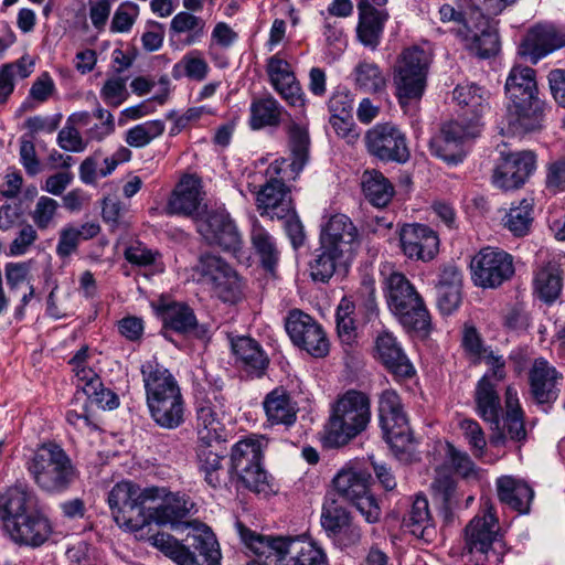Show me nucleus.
Instances as JSON below:
<instances>
[{
  "mask_svg": "<svg viewBox=\"0 0 565 565\" xmlns=\"http://www.w3.org/2000/svg\"><path fill=\"white\" fill-rule=\"evenodd\" d=\"M236 525L242 541L257 556L248 565H328L324 552L308 539L263 535L241 522Z\"/></svg>",
  "mask_w": 565,
  "mask_h": 565,
  "instance_id": "nucleus-1",
  "label": "nucleus"
},
{
  "mask_svg": "<svg viewBox=\"0 0 565 565\" xmlns=\"http://www.w3.org/2000/svg\"><path fill=\"white\" fill-rule=\"evenodd\" d=\"M140 372L153 422L164 429L180 427L184 423L185 402L175 377L156 359L143 362Z\"/></svg>",
  "mask_w": 565,
  "mask_h": 565,
  "instance_id": "nucleus-2",
  "label": "nucleus"
},
{
  "mask_svg": "<svg viewBox=\"0 0 565 565\" xmlns=\"http://www.w3.org/2000/svg\"><path fill=\"white\" fill-rule=\"evenodd\" d=\"M26 469L40 490L47 494L66 492L77 480L78 470L56 443H43L26 462Z\"/></svg>",
  "mask_w": 565,
  "mask_h": 565,
  "instance_id": "nucleus-3",
  "label": "nucleus"
},
{
  "mask_svg": "<svg viewBox=\"0 0 565 565\" xmlns=\"http://www.w3.org/2000/svg\"><path fill=\"white\" fill-rule=\"evenodd\" d=\"M370 419L369 397L354 390L348 391L332 406L329 420L324 427V445L329 448L348 445L366 429Z\"/></svg>",
  "mask_w": 565,
  "mask_h": 565,
  "instance_id": "nucleus-4",
  "label": "nucleus"
},
{
  "mask_svg": "<svg viewBox=\"0 0 565 565\" xmlns=\"http://www.w3.org/2000/svg\"><path fill=\"white\" fill-rule=\"evenodd\" d=\"M384 286L388 309L398 322L407 331L427 334L431 328L430 315L407 277L393 271L385 278Z\"/></svg>",
  "mask_w": 565,
  "mask_h": 565,
  "instance_id": "nucleus-5",
  "label": "nucleus"
},
{
  "mask_svg": "<svg viewBox=\"0 0 565 565\" xmlns=\"http://www.w3.org/2000/svg\"><path fill=\"white\" fill-rule=\"evenodd\" d=\"M443 22H458L461 26L457 31L463 47L480 58L495 55L500 50L499 34L491 20L479 9H472L466 17L450 4L439 9Z\"/></svg>",
  "mask_w": 565,
  "mask_h": 565,
  "instance_id": "nucleus-6",
  "label": "nucleus"
},
{
  "mask_svg": "<svg viewBox=\"0 0 565 565\" xmlns=\"http://www.w3.org/2000/svg\"><path fill=\"white\" fill-rule=\"evenodd\" d=\"M162 492L157 487L141 489L130 481L115 484L108 493V504L115 521L142 540V531L148 525L145 504L154 501Z\"/></svg>",
  "mask_w": 565,
  "mask_h": 565,
  "instance_id": "nucleus-7",
  "label": "nucleus"
},
{
  "mask_svg": "<svg viewBox=\"0 0 565 565\" xmlns=\"http://www.w3.org/2000/svg\"><path fill=\"white\" fill-rule=\"evenodd\" d=\"M379 419L385 441L395 457L411 462L415 457V443L403 411L399 396L394 391H384L379 401Z\"/></svg>",
  "mask_w": 565,
  "mask_h": 565,
  "instance_id": "nucleus-8",
  "label": "nucleus"
},
{
  "mask_svg": "<svg viewBox=\"0 0 565 565\" xmlns=\"http://www.w3.org/2000/svg\"><path fill=\"white\" fill-rule=\"evenodd\" d=\"M429 63L428 53L418 46L407 47L398 56L393 82L396 97L403 108L418 102L424 95Z\"/></svg>",
  "mask_w": 565,
  "mask_h": 565,
  "instance_id": "nucleus-9",
  "label": "nucleus"
},
{
  "mask_svg": "<svg viewBox=\"0 0 565 565\" xmlns=\"http://www.w3.org/2000/svg\"><path fill=\"white\" fill-rule=\"evenodd\" d=\"M262 440L248 437L237 441L231 451L228 473H234L241 482L256 493H268L270 484L267 471L262 466Z\"/></svg>",
  "mask_w": 565,
  "mask_h": 565,
  "instance_id": "nucleus-10",
  "label": "nucleus"
},
{
  "mask_svg": "<svg viewBox=\"0 0 565 565\" xmlns=\"http://www.w3.org/2000/svg\"><path fill=\"white\" fill-rule=\"evenodd\" d=\"M494 545L498 541V520L492 507L487 508L483 516L473 518L466 527V548L473 556L475 565H498L502 553Z\"/></svg>",
  "mask_w": 565,
  "mask_h": 565,
  "instance_id": "nucleus-11",
  "label": "nucleus"
},
{
  "mask_svg": "<svg viewBox=\"0 0 565 565\" xmlns=\"http://www.w3.org/2000/svg\"><path fill=\"white\" fill-rule=\"evenodd\" d=\"M367 152L382 162L406 163L411 158L407 138L393 122H380L364 136Z\"/></svg>",
  "mask_w": 565,
  "mask_h": 565,
  "instance_id": "nucleus-12",
  "label": "nucleus"
},
{
  "mask_svg": "<svg viewBox=\"0 0 565 565\" xmlns=\"http://www.w3.org/2000/svg\"><path fill=\"white\" fill-rule=\"evenodd\" d=\"M484 358L491 371L484 374L476 385V412L484 422L490 423L493 429H499L502 407L497 384L505 377V362L502 356L494 355L493 352H489Z\"/></svg>",
  "mask_w": 565,
  "mask_h": 565,
  "instance_id": "nucleus-13",
  "label": "nucleus"
},
{
  "mask_svg": "<svg viewBox=\"0 0 565 565\" xmlns=\"http://www.w3.org/2000/svg\"><path fill=\"white\" fill-rule=\"evenodd\" d=\"M196 231L211 246L236 254L243 246L242 234L225 209L205 211L196 218Z\"/></svg>",
  "mask_w": 565,
  "mask_h": 565,
  "instance_id": "nucleus-14",
  "label": "nucleus"
},
{
  "mask_svg": "<svg viewBox=\"0 0 565 565\" xmlns=\"http://www.w3.org/2000/svg\"><path fill=\"white\" fill-rule=\"evenodd\" d=\"M199 268L205 282L223 302L237 303L243 298V286L237 273L220 256L206 253L200 256Z\"/></svg>",
  "mask_w": 565,
  "mask_h": 565,
  "instance_id": "nucleus-15",
  "label": "nucleus"
},
{
  "mask_svg": "<svg viewBox=\"0 0 565 565\" xmlns=\"http://www.w3.org/2000/svg\"><path fill=\"white\" fill-rule=\"evenodd\" d=\"M471 278L476 286L497 288L514 275L513 257L494 247L482 248L471 260Z\"/></svg>",
  "mask_w": 565,
  "mask_h": 565,
  "instance_id": "nucleus-16",
  "label": "nucleus"
},
{
  "mask_svg": "<svg viewBox=\"0 0 565 565\" xmlns=\"http://www.w3.org/2000/svg\"><path fill=\"white\" fill-rule=\"evenodd\" d=\"M286 331L292 343L315 358L329 353V340L322 327L309 315L292 310L286 320Z\"/></svg>",
  "mask_w": 565,
  "mask_h": 565,
  "instance_id": "nucleus-17",
  "label": "nucleus"
},
{
  "mask_svg": "<svg viewBox=\"0 0 565 565\" xmlns=\"http://www.w3.org/2000/svg\"><path fill=\"white\" fill-rule=\"evenodd\" d=\"M3 530L15 544L39 547L49 540L52 525L42 512L31 509L19 519L10 521Z\"/></svg>",
  "mask_w": 565,
  "mask_h": 565,
  "instance_id": "nucleus-18",
  "label": "nucleus"
},
{
  "mask_svg": "<svg viewBox=\"0 0 565 565\" xmlns=\"http://www.w3.org/2000/svg\"><path fill=\"white\" fill-rule=\"evenodd\" d=\"M535 169V154L532 151L502 153V162L493 173V183L503 190L522 186Z\"/></svg>",
  "mask_w": 565,
  "mask_h": 565,
  "instance_id": "nucleus-19",
  "label": "nucleus"
},
{
  "mask_svg": "<svg viewBox=\"0 0 565 565\" xmlns=\"http://www.w3.org/2000/svg\"><path fill=\"white\" fill-rule=\"evenodd\" d=\"M565 46V34L552 24H537L529 30L522 40L519 53L536 64L550 53Z\"/></svg>",
  "mask_w": 565,
  "mask_h": 565,
  "instance_id": "nucleus-20",
  "label": "nucleus"
},
{
  "mask_svg": "<svg viewBox=\"0 0 565 565\" xmlns=\"http://www.w3.org/2000/svg\"><path fill=\"white\" fill-rule=\"evenodd\" d=\"M399 243L411 259L428 262L438 253L439 238L435 231L423 224H406L401 228Z\"/></svg>",
  "mask_w": 565,
  "mask_h": 565,
  "instance_id": "nucleus-21",
  "label": "nucleus"
},
{
  "mask_svg": "<svg viewBox=\"0 0 565 565\" xmlns=\"http://www.w3.org/2000/svg\"><path fill=\"white\" fill-rule=\"evenodd\" d=\"M159 489L163 492L157 499L162 501L147 508L148 525L154 522L158 525H169L173 530L182 524L188 525L183 520L190 514L194 503L184 494L167 493L164 488Z\"/></svg>",
  "mask_w": 565,
  "mask_h": 565,
  "instance_id": "nucleus-22",
  "label": "nucleus"
},
{
  "mask_svg": "<svg viewBox=\"0 0 565 565\" xmlns=\"http://www.w3.org/2000/svg\"><path fill=\"white\" fill-rule=\"evenodd\" d=\"M376 359L396 380L415 375V367L392 332H380L375 338Z\"/></svg>",
  "mask_w": 565,
  "mask_h": 565,
  "instance_id": "nucleus-23",
  "label": "nucleus"
},
{
  "mask_svg": "<svg viewBox=\"0 0 565 565\" xmlns=\"http://www.w3.org/2000/svg\"><path fill=\"white\" fill-rule=\"evenodd\" d=\"M270 174V179L264 184L257 193V206L259 210H264V212L270 218H284L287 217L290 212H292V201L284 180L292 178L286 174H281L280 179L274 177L275 174Z\"/></svg>",
  "mask_w": 565,
  "mask_h": 565,
  "instance_id": "nucleus-24",
  "label": "nucleus"
},
{
  "mask_svg": "<svg viewBox=\"0 0 565 565\" xmlns=\"http://www.w3.org/2000/svg\"><path fill=\"white\" fill-rule=\"evenodd\" d=\"M358 228L351 218L344 214L337 213L331 215L322 226L320 244L352 257L354 246L358 243Z\"/></svg>",
  "mask_w": 565,
  "mask_h": 565,
  "instance_id": "nucleus-25",
  "label": "nucleus"
},
{
  "mask_svg": "<svg viewBox=\"0 0 565 565\" xmlns=\"http://www.w3.org/2000/svg\"><path fill=\"white\" fill-rule=\"evenodd\" d=\"M546 104L540 97L507 105V121L514 132H536L543 129Z\"/></svg>",
  "mask_w": 565,
  "mask_h": 565,
  "instance_id": "nucleus-26",
  "label": "nucleus"
},
{
  "mask_svg": "<svg viewBox=\"0 0 565 565\" xmlns=\"http://www.w3.org/2000/svg\"><path fill=\"white\" fill-rule=\"evenodd\" d=\"M557 379V371L545 360L534 361L529 374L530 391L533 399L544 412H547L558 397Z\"/></svg>",
  "mask_w": 565,
  "mask_h": 565,
  "instance_id": "nucleus-27",
  "label": "nucleus"
},
{
  "mask_svg": "<svg viewBox=\"0 0 565 565\" xmlns=\"http://www.w3.org/2000/svg\"><path fill=\"white\" fill-rule=\"evenodd\" d=\"M201 181L193 175H185L173 190L166 213L192 217L195 222L200 217L199 209L203 200Z\"/></svg>",
  "mask_w": 565,
  "mask_h": 565,
  "instance_id": "nucleus-28",
  "label": "nucleus"
},
{
  "mask_svg": "<svg viewBox=\"0 0 565 565\" xmlns=\"http://www.w3.org/2000/svg\"><path fill=\"white\" fill-rule=\"evenodd\" d=\"M291 161L287 159L275 160L268 167L271 174H286L288 169L295 179L306 166L309 158L310 138L306 127L292 124L288 129Z\"/></svg>",
  "mask_w": 565,
  "mask_h": 565,
  "instance_id": "nucleus-29",
  "label": "nucleus"
},
{
  "mask_svg": "<svg viewBox=\"0 0 565 565\" xmlns=\"http://www.w3.org/2000/svg\"><path fill=\"white\" fill-rule=\"evenodd\" d=\"M358 11L356 36L364 46L374 51L381 42L390 14L386 9L376 8L369 0H361L358 3Z\"/></svg>",
  "mask_w": 565,
  "mask_h": 565,
  "instance_id": "nucleus-30",
  "label": "nucleus"
},
{
  "mask_svg": "<svg viewBox=\"0 0 565 565\" xmlns=\"http://www.w3.org/2000/svg\"><path fill=\"white\" fill-rule=\"evenodd\" d=\"M188 546L178 565H220L221 553L212 532L198 526V533L188 535Z\"/></svg>",
  "mask_w": 565,
  "mask_h": 565,
  "instance_id": "nucleus-31",
  "label": "nucleus"
},
{
  "mask_svg": "<svg viewBox=\"0 0 565 565\" xmlns=\"http://www.w3.org/2000/svg\"><path fill=\"white\" fill-rule=\"evenodd\" d=\"M267 74L275 90L291 106L303 105V94L290 64L274 55L268 58Z\"/></svg>",
  "mask_w": 565,
  "mask_h": 565,
  "instance_id": "nucleus-32",
  "label": "nucleus"
},
{
  "mask_svg": "<svg viewBox=\"0 0 565 565\" xmlns=\"http://www.w3.org/2000/svg\"><path fill=\"white\" fill-rule=\"evenodd\" d=\"M231 348L243 369L252 376L260 377L268 366L269 360L259 345L250 337H231Z\"/></svg>",
  "mask_w": 565,
  "mask_h": 565,
  "instance_id": "nucleus-33",
  "label": "nucleus"
},
{
  "mask_svg": "<svg viewBox=\"0 0 565 565\" xmlns=\"http://www.w3.org/2000/svg\"><path fill=\"white\" fill-rule=\"evenodd\" d=\"M263 407L267 422L271 425L292 426L297 420L298 408L292 402L290 394L282 387H276L269 392L264 401Z\"/></svg>",
  "mask_w": 565,
  "mask_h": 565,
  "instance_id": "nucleus-34",
  "label": "nucleus"
},
{
  "mask_svg": "<svg viewBox=\"0 0 565 565\" xmlns=\"http://www.w3.org/2000/svg\"><path fill=\"white\" fill-rule=\"evenodd\" d=\"M497 491L499 500L512 510L521 514L530 512L534 491L525 481L511 476L500 477L497 480Z\"/></svg>",
  "mask_w": 565,
  "mask_h": 565,
  "instance_id": "nucleus-35",
  "label": "nucleus"
},
{
  "mask_svg": "<svg viewBox=\"0 0 565 565\" xmlns=\"http://www.w3.org/2000/svg\"><path fill=\"white\" fill-rule=\"evenodd\" d=\"M198 443L220 444L225 440V428L220 412L210 401H201L196 406Z\"/></svg>",
  "mask_w": 565,
  "mask_h": 565,
  "instance_id": "nucleus-36",
  "label": "nucleus"
},
{
  "mask_svg": "<svg viewBox=\"0 0 565 565\" xmlns=\"http://www.w3.org/2000/svg\"><path fill=\"white\" fill-rule=\"evenodd\" d=\"M371 473L358 466L342 468L333 478L334 489L348 501L370 491Z\"/></svg>",
  "mask_w": 565,
  "mask_h": 565,
  "instance_id": "nucleus-37",
  "label": "nucleus"
},
{
  "mask_svg": "<svg viewBox=\"0 0 565 565\" xmlns=\"http://www.w3.org/2000/svg\"><path fill=\"white\" fill-rule=\"evenodd\" d=\"M218 445L198 443L196 447L199 469L204 475L206 483L213 489L225 486L228 473L222 465L223 456L217 450Z\"/></svg>",
  "mask_w": 565,
  "mask_h": 565,
  "instance_id": "nucleus-38",
  "label": "nucleus"
},
{
  "mask_svg": "<svg viewBox=\"0 0 565 565\" xmlns=\"http://www.w3.org/2000/svg\"><path fill=\"white\" fill-rule=\"evenodd\" d=\"M505 94L508 104L526 102L537 96L535 71L529 66H514L505 81Z\"/></svg>",
  "mask_w": 565,
  "mask_h": 565,
  "instance_id": "nucleus-39",
  "label": "nucleus"
},
{
  "mask_svg": "<svg viewBox=\"0 0 565 565\" xmlns=\"http://www.w3.org/2000/svg\"><path fill=\"white\" fill-rule=\"evenodd\" d=\"M33 493L22 486H13L0 493V521L3 527L30 511Z\"/></svg>",
  "mask_w": 565,
  "mask_h": 565,
  "instance_id": "nucleus-40",
  "label": "nucleus"
},
{
  "mask_svg": "<svg viewBox=\"0 0 565 565\" xmlns=\"http://www.w3.org/2000/svg\"><path fill=\"white\" fill-rule=\"evenodd\" d=\"M352 257L340 254L320 244L313 259L309 264L310 276L315 281L328 282L340 267H345Z\"/></svg>",
  "mask_w": 565,
  "mask_h": 565,
  "instance_id": "nucleus-41",
  "label": "nucleus"
},
{
  "mask_svg": "<svg viewBox=\"0 0 565 565\" xmlns=\"http://www.w3.org/2000/svg\"><path fill=\"white\" fill-rule=\"evenodd\" d=\"M488 98L489 92L475 84L457 85L454 90V99L467 108L465 116L470 121L477 122L489 109Z\"/></svg>",
  "mask_w": 565,
  "mask_h": 565,
  "instance_id": "nucleus-42",
  "label": "nucleus"
},
{
  "mask_svg": "<svg viewBox=\"0 0 565 565\" xmlns=\"http://www.w3.org/2000/svg\"><path fill=\"white\" fill-rule=\"evenodd\" d=\"M403 525L414 536L424 541H431L436 531L429 512L428 501L425 497H416Z\"/></svg>",
  "mask_w": 565,
  "mask_h": 565,
  "instance_id": "nucleus-43",
  "label": "nucleus"
},
{
  "mask_svg": "<svg viewBox=\"0 0 565 565\" xmlns=\"http://www.w3.org/2000/svg\"><path fill=\"white\" fill-rule=\"evenodd\" d=\"M249 113V127L253 130H260L265 127L279 126L282 107L271 95H267L253 99Z\"/></svg>",
  "mask_w": 565,
  "mask_h": 565,
  "instance_id": "nucleus-44",
  "label": "nucleus"
},
{
  "mask_svg": "<svg viewBox=\"0 0 565 565\" xmlns=\"http://www.w3.org/2000/svg\"><path fill=\"white\" fill-rule=\"evenodd\" d=\"M362 189L369 202L376 207L386 206L395 193L390 180L377 170H366L363 173Z\"/></svg>",
  "mask_w": 565,
  "mask_h": 565,
  "instance_id": "nucleus-45",
  "label": "nucleus"
},
{
  "mask_svg": "<svg viewBox=\"0 0 565 565\" xmlns=\"http://www.w3.org/2000/svg\"><path fill=\"white\" fill-rule=\"evenodd\" d=\"M252 245L258 255L262 266L274 274L279 260V250L275 238L260 224L254 223L250 232Z\"/></svg>",
  "mask_w": 565,
  "mask_h": 565,
  "instance_id": "nucleus-46",
  "label": "nucleus"
},
{
  "mask_svg": "<svg viewBox=\"0 0 565 565\" xmlns=\"http://www.w3.org/2000/svg\"><path fill=\"white\" fill-rule=\"evenodd\" d=\"M535 291L546 303H551L559 296L563 287L562 271L555 264L542 267L535 276Z\"/></svg>",
  "mask_w": 565,
  "mask_h": 565,
  "instance_id": "nucleus-47",
  "label": "nucleus"
},
{
  "mask_svg": "<svg viewBox=\"0 0 565 565\" xmlns=\"http://www.w3.org/2000/svg\"><path fill=\"white\" fill-rule=\"evenodd\" d=\"M169 32L171 36L186 33L185 44L192 45L200 42L204 35L205 21L188 11H181L172 18Z\"/></svg>",
  "mask_w": 565,
  "mask_h": 565,
  "instance_id": "nucleus-48",
  "label": "nucleus"
},
{
  "mask_svg": "<svg viewBox=\"0 0 565 565\" xmlns=\"http://www.w3.org/2000/svg\"><path fill=\"white\" fill-rule=\"evenodd\" d=\"M533 220V200L523 199L518 205L510 207L503 222L514 236L521 237L529 234Z\"/></svg>",
  "mask_w": 565,
  "mask_h": 565,
  "instance_id": "nucleus-49",
  "label": "nucleus"
},
{
  "mask_svg": "<svg viewBox=\"0 0 565 565\" xmlns=\"http://www.w3.org/2000/svg\"><path fill=\"white\" fill-rule=\"evenodd\" d=\"M209 73V65L206 61L201 56L199 51H191L186 53L178 63L172 67V77L180 79L183 76L202 82L205 79Z\"/></svg>",
  "mask_w": 565,
  "mask_h": 565,
  "instance_id": "nucleus-50",
  "label": "nucleus"
},
{
  "mask_svg": "<svg viewBox=\"0 0 565 565\" xmlns=\"http://www.w3.org/2000/svg\"><path fill=\"white\" fill-rule=\"evenodd\" d=\"M166 327L185 333L194 330L198 326L193 310L185 303L174 302L166 307L163 311Z\"/></svg>",
  "mask_w": 565,
  "mask_h": 565,
  "instance_id": "nucleus-51",
  "label": "nucleus"
},
{
  "mask_svg": "<svg viewBox=\"0 0 565 565\" xmlns=\"http://www.w3.org/2000/svg\"><path fill=\"white\" fill-rule=\"evenodd\" d=\"M350 513L335 500H327L321 512V525L329 536H337L350 525Z\"/></svg>",
  "mask_w": 565,
  "mask_h": 565,
  "instance_id": "nucleus-52",
  "label": "nucleus"
},
{
  "mask_svg": "<svg viewBox=\"0 0 565 565\" xmlns=\"http://www.w3.org/2000/svg\"><path fill=\"white\" fill-rule=\"evenodd\" d=\"M355 82L358 86L366 92H380L386 85V78L379 67L373 62H360L355 70Z\"/></svg>",
  "mask_w": 565,
  "mask_h": 565,
  "instance_id": "nucleus-53",
  "label": "nucleus"
},
{
  "mask_svg": "<svg viewBox=\"0 0 565 565\" xmlns=\"http://www.w3.org/2000/svg\"><path fill=\"white\" fill-rule=\"evenodd\" d=\"M164 131V124L161 120H149L136 125L126 132L125 141L134 148H142Z\"/></svg>",
  "mask_w": 565,
  "mask_h": 565,
  "instance_id": "nucleus-54",
  "label": "nucleus"
},
{
  "mask_svg": "<svg viewBox=\"0 0 565 565\" xmlns=\"http://www.w3.org/2000/svg\"><path fill=\"white\" fill-rule=\"evenodd\" d=\"M429 149L433 156L452 164L461 162L465 157L463 147L440 131L430 139Z\"/></svg>",
  "mask_w": 565,
  "mask_h": 565,
  "instance_id": "nucleus-55",
  "label": "nucleus"
},
{
  "mask_svg": "<svg viewBox=\"0 0 565 565\" xmlns=\"http://www.w3.org/2000/svg\"><path fill=\"white\" fill-rule=\"evenodd\" d=\"M498 433L491 437V444L499 446L503 445L509 437L514 441H523L526 438V430L524 427V415L520 414H505L503 417L502 429H495Z\"/></svg>",
  "mask_w": 565,
  "mask_h": 565,
  "instance_id": "nucleus-56",
  "label": "nucleus"
},
{
  "mask_svg": "<svg viewBox=\"0 0 565 565\" xmlns=\"http://www.w3.org/2000/svg\"><path fill=\"white\" fill-rule=\"evenodd\" d=\"M431 488L434 492L440 497L444 504L443 513L445 515V520L448 521L451 514L448 505L450 504L455 491V480L452 476L446 469L437 468Z\"/></svg>",
  "mask_w": 565,
  "mask_h": 565,
  "instance_id": "nucleus-57",
  "label": "nucleus"
},
{
  "mask_svg": "<svg viewBox=\"0 0 565 565\" xmlns=\"http://www.w3.org/2000/svg\"><path fill=\"white\" fill-rule=\"evenodd\" d=\"M88 401L103 409H115L119 405V398L113 391L105 388L102 380H95L85 388Z\"/></svg>",
  "mask_w": 565,
  "mask_h": 565,
  "instance_id": "nucleus-58",
  "label": "nucleus"
},
{
  "mask_svg": "<svg viewBox=\"0 0 565 565\" xmlns=\"http://www.w3.org/2000/svg\"><path fill=\"white\" fill-rule=\"evenodd\" d=\"M147 541L162 552L166 556L173 559L177 564L183 557L186 546L182 545L175 537L168 533H157L147 537Z\"/></svg>",
  "mask_w": 565,
  "mask_h": 565,
  "instance_id": "nucleus-59",
  "label": "nucleus"
},
{
  "mask_svg": "<svg viewBox=\"0 0 565 565\" xmlns=\"http://www.w3.org/2000/svg\"><path fill=\"white\" fill-rule=\"evenodd\" d=\"M446 458L461 477L470 478L477 475L476 466L469 455L458 450L450 443H446Z\"/></svg>",
  "mask_w": 565,
  "mask_h": 565,
  "instance_id": "nucleus-60",
  "label": "nucleus"
},
{
  "mask_svg": "<svg viewBox=\"0 0 565 565\" xmlns=\"http://www.w3.org/2000/svg\"><path fill=\"white\" fill-rule=\"evenodd\" d=\"M440 132L463 147V143L468 139L477 136L478 130L475 121L469 120V122L466 124L460 120H450L441 126Z\"/></svg>",
  "mask_w": 565,
  "mask_h": 565,
  "instance_id": "nucleus-61",
  "label": "nucleus"
},
{
  "mask_svg": "<svg viewBox=\"0 0 565 565\" xmlns=\"http://www.w3.org/2000/svg\"><path fill=\"white\" fill-rule=\"evenodd\" d=\"M138 14H139V8L136 3H132V2L121 3L115 11V14L113 17L111 24H110V30L113 32H118V33L128 32L132 28Z\"/></svg>",
  "mask_w": 565,
  "mask_h": 565,
  "instance_id": "nucleus-62",
  "label": "nucleus"
},
{
  "mask_svg": "<svg viewBox=\"0 0 565 565\" xmlns=\"http://www.w3.org/2000/svg\"><path fill=\"white\" fill-rule=\"evenodd\" d=\"M57 202L49 196H41L35 205L34 211L32 212L31 216L35 223V225L40 230H45L50 225L51 221L53 220L56 210H57Z\"/></svg>",
  "mask_w": 565,
  "mask_h": 565,
  "instance_id": "nucleus-63",
  "label": "nucleus"
},
{
  "mask_svg": "<svg viewBox=\"0 0 565 565\" xmlns=\"http://www.w3.org/2000/svg\"><path fill=\"white\" fill-rule=\"evenodd\" d=\"M81 238L74 225L64 226L58 234L56 254L61 258H67L77 250Z\"/></svg>",
  "mask_w": 565,
  "mask_h": 565,
  "instance_id": "nucleus-64",
  "label": "nucleus"
}]
</instances>
